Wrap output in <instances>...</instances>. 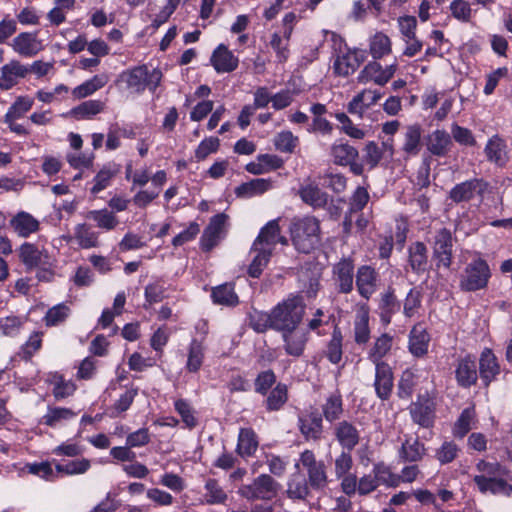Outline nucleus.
<instances>
[{
	"mask_svg": "<svg viewBox=\"0 0 512 512\" xmlns=\"http://www.w3.org/2000/svg\"><path fill=\"white\" fill-rule=\"evenodd\" d=\"M291 240L301 253L311 252L320 241V224L315 217L295 218L290 225Z\"/></svg>",
	"mask_w": 512,
	"mask_h": 512,
	"instance_id": "f257e3e1",
	"label": "nucleus"
},
{
	"mask_svg": "<svg viewBox=\"0 0 512 512\" xmlns=\"http://www.w3.org/2000/svg\"><path fill=\"white\" fill-rule=\"evenodd\" d=\"M305 313L299 296L289 297L272 309L273 329L279 332L297 328Z\"/></svg>",
	"mask_w": 512,
	"mask_h": 512,
	"instance_id": "f03ea898",
	"label": "nucleus"
},
{
	"mask_svg": "<svg viewBox=\"0 0 512 512\" xmlns=\"http://www.w3.org/2000/svg\"><path fill=\"white\" fill-rule=\"evenodd\" d=\"M491 270L485 259L477 255L463 269L459 287L465 292H475L487 287Z\"/></svg>",
	"mask_w": 512,
	"mask_h": 512,
	"instance_id": "7ed1b4c3",
	"label": "nucleus"
},
{
	"mask_svg": "<svg viewBox=\"0 0 512 512\" xmlns=\"http://www.w3.org/2000/svg\"><path fill=\"white\" fill-rule=\"evenodd\" d=\"M120 77L136 93H141L146 88L154 92L161 82L162 72L156 68L149 70L146 65H141L123 72Z\"/></svg>",
	"mask_w": 512,
	"mask_h": 512,
	"instance_id": "20e7f679",
	"label": "nucleus"
},
{
	"mask_svg": "<svg viewBox=\"0 0 512 512\" xmlns=\"http://www.w3.org/2000/svg\"><path fill=\"white\" fill-rule=\"evenodd\" d=\"M432 258L437 269H450L453 262L454 238L452 232L443 227L435 231L432 238Z\"/></svg>",
	"mask_w": 512,
	"mask_h": 512,
	"instance_id": "39448f33",
	"label": "nucleus"
},
{
	"mask_svg": "<svg viewBox=\"0 0 512 512\" xmlns=\"http://www.w3.org/2000/svg\"><path fill=\"white\" fill-rule=\"evenodd\" d=\"M280 485L268 474H261L251 484L242 485L238 493L249 501H270L278 494Z\"/></svg>",
	"mask_w": 512,
	"mask_h": 512,
	"instance_id": "423d86ee",
	"label": "nucleus"
},
{
	"mask_svg": "<svg viewBox=\"0 0 512 512\" xmlns=\"http://www.w3.org/2000/svg\"><path fill=\"white\" fill-rule=\"evenodd\" d=\"M398 69L397 62L383 67L377 60L369 61L357 76L360 84L374 83L379 86L386 85Z\"/></svg>",
	"mask_w": 512,
	"mask_h": 512,
	"instance_id": "0eeeda50",
	"label": "nucleus"
},
{
	"mask_svg": "<svg viewBox=\"0 0 512 512\" xmlns=\"http://www.w3.org/2000/svg\"><path fill=\"white\" fill-rule=\"evenodd\" d=\"M299 461L307 471L309 485L317 490L325 488L328 478L324 462L317 461L311 450L303 451Z\"/></svg>",
	"mask_w": 512,
	"mask_h": 512,
	"instance_id": "6e6552de",
	"label": "nucleus"
},
{
	"mask_svg": "<svg viewBox=\"0 0 512 512\" xmlns=\"http://www.w3.org/2000/svg\"><path fill=\"white\" fill-rule=\"evenodd\" d=\"M410 416L414 423L423 428L434 425L436 418V404L428 394L420 395L409 407Z\"/></svg>",
	"mask_w": 512,
	"mask_h": 512,
	"instance_id": "1a4fd4ad",
	"label": "nucleus"
},
{
	"mask_svg": "<svg viewBox=\"0 0 512 512\" xmlns=\"http://www.w3.org/2000/svg\"><path fill=\"white\" fill-rule=\"evenodd\" d=\"M228 216L224 213L214 215L200 239V246L203 251L212 250L226 234Z\"/></svg>",
	"mask_w": 512,
	"mask_h": 512,
	"instance_id": "9d476101",
	"label": "nucleus"
},
{
	"mask_svg": "<svg viewBox=\"0 0 512 512\" xmlns=\"http://www.w3.org/2000/svg\"><path fill=\"white\" fill-rule=\"evenodd\" d=\"M11 230L20 238H29L40 231V221L27 211H18L9 219Z\"/></svg>",
	"mask_w": 512,
	"mask_h": 512,
	"instance_id": "9b49d317",
	"label": "nucleus"
},
{
	"mask_svg": "<svg viewBox=\"0 0 512 512\" xmlns=\"http://www.w3.org/2000/svg\"><path fill=\"white\" fill-rule=\"evenodd\" d=\"M478 376L476 358L473 355L467 354L458 359L455 368V379L458 386L470 388L477 383Z\"/></svg>",
	"mask_w": 512,
	"mask_h": 512,
	"instance_id": "f8f14e48",
	"label": "nucleus"
},
{
	"mask_svg": "<svg viewBox=\"0 0 512 512\" xmlns=\"http://www.w3.org/2000/svg\"><path fill=\"white\" fill-rule=\"evenodd\" d=\"M30 72L28 66L18 60H11L0 69V90H10Z\"/></svg>",
	"mask_w": 512,
	"mask_h": 512,
	"instance_id": "ddd939ff",
	"label": "nucleus"
},
{
	"mask_svg": "<svg viewBox=\"0 0 512 512\" xmlns=\"http://www.w3.org/2000/svg\"><path fill=\"white\" fill-rule=\"evenodd\" d=\"M281 333L284 343L283 348L286 354L296 358L301 357L304 354L309 339V332L297 327Z\"/></svg>",
	"mask_w": 512,
	"mask_h": 512,
	"instance_id": "4468645a",
	"label": "nucleus"
},
{
	"mask_svg": "<svg viewBox=\"0 0 512 512\" xmlns=\"http://www.w3.org/2000/svg\"><path fill=\"white\" fill-rule=\"evenodd\" d=\"M335 287L339 293L348 294L354 286V263L351 259H342L333 267Z\"/></svg>",
	"mask_w": 512,
	"mask_h": 512,
	"instance_id": "2eb2a0df",
	"label": "nucleus"
},
{
	"mask_svg": "<svg viewBox=\"0 0 512 512\" xmlns=\"http://www.w3.org/2000/svg\"><path fill=\"white\" fill-rule=\"evenodd\" d=\"M278 243L287 245L288 240L280 234L279 220L273 219L260 230L253 244L273 252Z\"/></svg>",
	"mask_w": 512,
	"mask_h": 512,
	"instance_id": "dca6fc26",
	"label": "nucleus"
},
{
	"mask_svg": "<svg viewBox=\"0 0 512 512\" xmlns=\"http://www.w3.org/2000/svg\"><path fill=\"white\" fill-rule=\"evenodd\" d=\"M365 60V54L360 50H349L342 55H338L333 63L334 73L338 76H349L353 74Z\"/></svg>",
	"mask_w": 512,
	"mask_h": 512,
	"instance_id": "f3484780",
	"label": "nucleus"
},
{
	"mask_svg": "<svg viewBox=\"0 0 512 512\" xmlns=\"http://www.w3.org/2000/svg\"><path fill=\"white\" fill-rule=\"evenodd\" d=\"M298 426L301 434L309 441H318L323 433V419L318 411H312L299 416Z\"/></svg>",
	"mask_w": 512,
	"mask_h": 512,
	"instance_id": "a211bd4d",
	"label": "nucleus"
},
{
	"mask_svg": "<svg viewBox=\"0 0 512 512\" xmlns=\"http://www.w3.org/2000/svg\"><path fill=\"white\" fill-rule=\"evenodd\" d=\"M500 372L498 358L490 348H484L479 357V376L484 385L489 386Z\"/></svg>",
	"mask_w": 512,
	"mask_h": 512,
	"instance_id": "6ab92c4d",
	"label": "nucleus"
},
{
	"mask_svg": "<svg viewBox=\"0 0 512 512\" xmlns=\"http://www.w3.org/2000/svg\"><path fill=\"white\" fill-rule=\"evenodd\" d=\"M394 386L393 371L389 364L375 365L374 388L378 398L388 400Z\"/></svg>",
	"mask_w": 512,
	"mask_h": 512,
	"instance_id": "aec40b11",
	"label": "nucleus"
},
{
	"mask_svg": "<svg viewBox=\"0 0 512 512\" xmlns=\"http://www.w3.org/2000/svg\"><path fill=\"white\" fill-rule=\"evenodd\" d=\"M403 140L401 151L405 159L416 157L422 147V127L418 123H414L405 127L403 131Z\"/></svg>",
	"mask_w": 512,
	"mask_h": 512,
	"instance_id": "412c9836",
	"label": "nucleus"
},
{
	"mask_svg": "<svg viewBox=\"0 0 512 512\" xmlns=\"http://www.w3.org/2000/svg\"><path fill=\"white\" fill-rule=\"evenodd\" d=\"M378 273L369 265H362L356 272V288L361 297L369 299L376 291Z\"/></svg>",
	"mask_w": 512,
	"mask_h": 512,
	"instance_id": "4be33fe9",
	"label": "nucleus"
},
{
	"mask_svg": "<svg viewBox=\"0 0 512 512\" xmlns=\"http://www.w3.org/2000/svg\"><path fill=\"white\" fill-rule=\"evenodd\" d=\"M210 62L217 73H230L237 69L239 59L226 45L220 44L213 51Z\"/></svg>",
	"mask_w": 512,
	"mask_h": 512,
	"instance_id": "5701e85b",
	"label": "nucleus"
},
{
	"mask_svg": "<svg viewBox=\"0 0 512 512\" xmlns=\"http://www.w3.org/2000/svg\"><path fill=\"white\" fill-rule=\"evenodd\" d=\"M381 97L382 94L377 90L364 89L352 98L347 110L350 114L363 118L365 111L375 105Z\"/></svg>",
	"mask_w": 512,
	"mask_h": 512,
	"instance_id": "b1692460",
	"label": "nucleus"
},
{
	"mask_svg": "<svg viewBox=\"0 0 512 512\" xmlns=\"http://www.w3.org/2000/svg\"><path fill=\"white\" fill-rule=\"evenodd\" d=\"M12 49L20 56L31 58L42 50L41 41L37 35L29 32L18 34L11 43Z\"/></svg>",
	"mask_w": 512,
	"mask_h": 512,
	"instance_id": "393cba45",
	"label": "nucleus"
},
{
	"mask_svg": "<svg viewBox=\"0 0 512 512\" xmlns=\"http://www.w3.org/2000/svg\"><path fill=\"white\" fill-rule=\"evenodd\" d=\"M484 153L486 159L498 167L506 166L509 161L507 144L505 140L498 135L492 136L487 141Z\"/></svg>",
	"mask_w": 512,
	"mask_h": 512,
	"instance_id": "a878e982",
	"label": "nucleus"
},
{
	"mask_svg": "<svg viewBox=\"0 0 512 512\" xmlns=\"http://www.w3.org/2000/svg\"><path fill=\"white\" fill-rule=\"evenodd\" d=\"M452 146V139L450 134L443 129H436L432 131L426 138L427 150L434 156H446Z\"/></svg>",
	"mask_w": 512,
	"mask_h": 512,
	"instance_id": "bb28decb",
	"label": "nucleus"
},
{
	"mask_svg": "<svg viewBox=\"0 0 512 512\" xmlns=\"http://www.w3.org/2000/svg\"><path fill=\"white\" fill-rule=\"evenodd\" d=\"M334 435L339 444L346 450H353L360 440L358 429L348 421H340L334 427Z\"/></svg>",
	"mask_w": 512,
	"mask_h": 512,
	"instance_id": "cd10ccee",
	"label": "nucleus"
},
{
	"mask_svg": "<svg viewBox=\"0 0 512 512\" xmlns=\"http://www.w3.org/2000/svg\"><path fill=\"white\" fill-rule=\"evenodd\" d=\"M393 342V336L387 333H383L374 340L373 344L369 348L367 352V359L374 365L388 364L387 362L383 361V358H385L390 353Z\"/></svg>",
	"mask_w": 512,
	"mask_h": 512,
	"instance_id": "c85d7f7f",
	"label": "nucleus"
},
{
	"mask_svg": "<svg viewBox=\"0 0 512 512\" xmlns=\"http://www.w3.org/2000/svg\"><path fill=\"white\" fill-rule=\"evenodd\" d=\"M482 494L490 493L492 495L510 496L512 494V485L505 479V473L492 478H481L480 482L475 484Z\"/></svg>",
	"mask_w": 512,
	"mask_h": 512,
	"instance_id": "c756f323",
	"label": "nucleus"
},
{
	"mask_svg": "<svg viewBox=\"0 0 512 512\" xmlns=\"http://www.w3.org/2000/svg\"><path fill=\"white\" fill-rule=\"evenodd\" d=\"M482 191V181L472 179L455 185L449 192V198L455 202H466L471 200L476 192Z\"/></svg>",
	"mask_w": 512,
	"mask_h": 512,
	"instance_id": "7c9ffc66",
	"label": "nucleus"
},
{
	"mask_svg": "<svg viewBox=\"0 0 512 512\" xmlns=\"http://www.w3.org/2000/svg\"><path fill=\"white\" fill-rule=\"evenodd\" d=\"M298 193L301 200L313 208H323L328 203V194L314 183L302 185Z\"/></svg>",
	"mask_w": 512,
	"mask_h": 512,
	"instance_id": "2f4dec72",
	"label": "nucleus"
},
{
	"mask_svg": "<svg viewBox=\"0 0 512 512\" xmlns=\"http://www.w3.org/2000/svg\"><path fill=\"white\" fill-rule=\"evenodd\" d=\"M258 448V438L251 428H241L236 446L237 454L242 458L251 457Z\"/></svg>",
	"mask_w": 512,
	"mask_h": 512,
	"instance_id": "473e14b6",
	"label": "nucleus"
},
{
	"mask_svg": "<svg viewBox=\"0 0 512 512\" xmlns=\"http://www.w3.org/2000/svg\"><path fill=\"white\" fill-rule=\"evenodd\" d=\"M299 463L295 464L296 472L293 473L287 484V495L291 499L303 500L309 495L308 481L299 472Z\"/></svg>",
	"mask_w": 512,
	"mask_h": 512,
	"instance_id": "72a5a7b5",
	"label": "nucleus"
},
{
	"mask_svg": "<svg viewBox=\"0 0 512 512\" xmlns=\"http://www.w3.org/2000/svg\"><path fill=\"white\" fill-rule=\"evenodd\" d=\"M272 188V182L268 179L256 178L249 182L242 183L235 189L239 198H252L261 195Z\"/></svg>",
	"mask_w": 512,
	"mask_h": 512,
	"instance_id": "f704fd0d",
	"label": "nucleus"
},
{
	"mask_svg": "<svg viewBox=\"0 0 512 512\" xmlns=\"http://www.w3.org/2000/svg\"><path fill=\"white\" fill-rule=\"evenodd\" d=\"M330 155L335 164L348 166L349 163L357 159L358 150L348 143L336 141L331 146Z\"/></svg>",
	"mask_w": 512,
	"mask_h": 512,
	"instance_id": "c9c22d12",
	"label": "nucleus"
},
{
	"mask_svg": "<svg viewBox=\"0 0 512 512\" xmlns=\"http://www.w3.org/2000/svg\"><path fill=\"white\" fill-rule=\"evenodd\" d=\"M392 52L391 39L383 32H376L369 39V53L374 60H380Z\"/></svg>",
	"mask_w": 512,
	"mask_h": 512,
	"instance_id": "e433bc0d",
	"label": "nucleus"
},
{
	"mask_svg": "<svg viewBox=\"0 0 512 512\" xmlns=\"http://www.w3.org/2000/svg\"><path fill=\"white\" fill-rule=\"evenodd\" d=\"M476 413L473 407L465 408L455 421L452 434L457 439H463L475 427Z\"/></svg>",
	"mask_w": 512,
	"mask_h": 512,
	"instance_id": "4c0bfd02",
	"label": "nucleus"
},
{
	"mask_svg": "<svg viewBox=\"0 0 512 512\" xmlns=\"http://www.w3.org/2000/svg\"><path fill=\"white\" fill-rule=\"evenodd\" d=\"M429 335L421 326H414L409 336V350L416 357L424 356L428 351Z\"/></svg>",
	"mask_w": 512,
	"mask_h": 512,
	"instance_id": "58836bf2",
	"label": "nucleus"
},
{
	"mask_svg": "<svg viewBox=\"0 0 512 512\" xmlns=\"http://www.w3.org/2000/svg\"><path fill=\"white\" fill-rule=\"evenodd\" d=\"M409 265L413 272L419 274L426 270L428 264L427 248L422 242H415L408 248Z\"/></svg>",
	"mask_w": 512,
	"mask_h": 512,
	"instance_id": "ea45409f",
	"label": "nucleus"
},
{
	"mask_svg": "<svg viewBox=\"0 0 512 512\" xmlns=\"http://www.w3.org/2000/svg\"><path fill=\"white\" fill-rule=\"evenodd\" d=\"M109 81L106 73L93 76L91 79L78 85L72 90V95L76 99H82L95 93L97 90L103 88Z\"/></svg>",
	"mask_w": 512,
	"mask_h": 512,
	"instance_id": "a19ab883",
	"label": "nucleus"
},
{
	"mask_svg": "<svg viewBox=\"0 0 512 512\" xmlns=\"http://www.w3.org/2000/svg\"><path fill=\"white\" fill-rule=\"evenodd\" d=\"M250 253L252 261L249 265L248 273L251 277L258 278L267 266L273 252L253 244Z\"/></svg>",
	"mask_w": 512,
	"mask_h": 512,
	"instance_id": "79ce46f5",
	"label": "nucleus"
},
{
	"mask_svg": "<svg viewBox=\"0 0 512 512\" xmlns=\"http://www.w3.org/2000/svg\"><path fill=\"white\" fill-rule=\"evenodd\" d=\"M91 467V461L87 458L75 459L57 463L59 479L66 476L85 474Z\"/></svg>",
	"mask_w": 512,
	"mask_h": 512,
	"instance_id": "37998d69",
	"label": "nucleus"
},
{
	"mask_svg": "<svg viewBox=\"0 0 512 512\" xmlns=\"http://www.w3.org/2000/svg\"><path fill=\"white\" fill-rule=\"evenodd\" d=\"M75 239L83 249H90L99 245V233L90 225L82 223L75 227Z\"/></svg>",
	"mask_w": 512,
	"mask_h": 512,
	"instance_id": "c03bdc74",
	"label": "nucleus"
},
{
	"mask_svg": "<svg viewBox=\"0 0 512 512\" xmlns=\"http://www.w3.org/2000/svg\"><path fill=\"white\" fill-rule=\"evenodd\" d=\"M425 455V447L418 439H407L402 443L399 457L405 462L420 461Z\"/></svg>",
	"mask_w": 512,
	"mask_h": 512,
	"instance_id": "a18cd8bd",
	"label": "nucleus"
},
{
	"mask_svg": "<svg viewBox=\"0 0 512 512\" xmlns=\"http://www.w3.org/2000/svg\"><path fill=\"white\" fill-rule=\"evenodd\" d=\"M379 309L382 323L388 325L391 322L392 315L400 309V303L393 291H387L381 295Z\"/></svg>",
	"mask_w": 512,
	"mask_h": 512,
	"instance_id": "49530a36",
	"label": "nucleus"
},
{
	"mask_svg": "<svg viewBox=\"0 0 512 512\" xmlns=\"http://www.w3.org/2000/svg\"><path fill=\"white\" fill-rule=\"evenodd\" d=\"M204 354L205 347L202 341L193 339L188 348L186 369L192 373L198 372L203 364Z\"/></svg>",
	"mask_w": 512,
	"mask_h": 512,
	"instance_id": "de8ad7c7",
	"label": "nucleus"
},
{
	"mask_svg": "<svg viewBox=\"0 0 512 512\" xmlns=\"http://www.w3.org/2000/svg\"><path fill=\"white\" fill-rule=\"evenodd\" d=\"M87 217L93 220L98 228L105 231L114 230L119 224L116 215L107 209L91 210Z\"/></svg>",
	"mask_w": 512,
	"mask_h": 512,
	"instance_id": "09e8293b",
	"label": "nucleus"
},
{
	"mask_svg": "<svg viewBox=\"0 0 512 512\" xmlns=\"http://www.w3.org/2000/svg\"><path fill=\"white\" fill-rule=\"evenodd\" d=\"M48 382L53 385V395L57 400L71 396L76 390V385L71 380H65L58 373L50 374Z\"/></svg>",
	"mask_w": 512,
	"mask_h": 512,
	"instance_id": "8fccbe9b",
	"label": "nucleus"
},
{
	"mask_svg": "<svg viewBox=\"0 0 512 512\" xmlns=\"http://www.w3.org/2000/svg\"><path fill=\"white\" fill-rule=\"evenodd\" d=\"M211 297L213 302L220 305L235 306L238 304V296L234 291V286L225 283L213 288Z\"/></svg>",
	"mask_w": 512,
	"mask_h": 512,
	"instance_id": "3c124183",
	"label": "nucleus"
},
{
	"mask_svg": "<svg viewBox=\"0 0 512 512\" xmlns=\"http://www.w3.org/2000/svg\"><path fill=\"white\" fill-rule=\"evenodd\" d=\"M33 103V99L28 96L17 97L4 116L5 123H11L21 118L32 108Z\"/></svg>",
	"mask_w": 512,
	"mask_h": 512,
	"instance_id": "603ef678",
	"label": "nucleus"
},
{
	"mask_svg": "<svg viewBox=\"0 0 512 512\" xmlns=\"http://www.w3.org/2000/svg\"><path fill=\"white\" fill-rule=\"evenodd\" d=\"M370 339L369 314L361 310L356 314L354 322V340L357 344H366Z\"/></svg>",
	"mask_w": 512,
	"mask_h": 512,
	"instance_id": "864d4df0",
	"label": "nucleus"
},
{
	"mask_svg": "<svg viewBox=\"0 0 512 512\" xmlns=\"http://www.w3.org/2000/svg\"><path fill=\"white\" fill-rule=\"evenodd\" d=\"M343 336L339 328H335L332 332L331 339L327 344L325 356L332 364H338L342 360Z\"/></svg>",
	"mask_w": 512,
	"mask_h": 512,
	"instance_id": "5fc2aeb1",
	"label": "nucleus"
},
{
	"mask_svg": "<svg viewBox=\"0 0 512 512\" xmlns=\"http://www.w3.org/2000/svg\"><path fill=\"white\" fill-rule=\"evenodd\" d=\"M288 400V388L284 383H278L269 393L266 399L268 411H278Z\"/></svg>",
	"mask_w": 512,
	"mask_h": 512,
	"instance_id": "6e6d98bb",
	"label": "nucleus"
},
{
	"mask_svg": "<svg viewBox=\"0 0 512 512\" xmlns=\"http://www.w3.org/2000/svg\"><path fill=\"white\" fill-rule=\"evenodd\" d=\"M75 416L76 413L69 408L49 407L47 413L43 416V422L50 427H56Z\"/></svg>",
	"mask_w": 512,
	"mask_h": 512,
	"instance_id": "4d7b16f0",
	"label": "nucleus"
},
{
	"mask_svg": "<svg viewBox=\"0 0 512 512\" xmlns=\"http://www.w3.org/2000/svg\"><path fill=\"white\" fill-rule=\"evenodd\" d=\"M322 413L325 419L332 423L340 419L343 413V402L339 394L330 395L322 405Z\"/></svg>",
	"mask_w": 512,
	"mask_h": 512,
	"instance_id": "13d9d810",
	"label": "nucleus"
},
{
	"mask_svg": "<svg viewBox=\"0 0 512 512\" xmlns=\"http://www.w3.org/2000/svg\"><path fill=\"white\" fill-rule=\"evenodd\" d=\"M25 469L28 473L37 475L46 481L53 482L59 479L57 463H55V467H53L50 462L28 463Z\"/></svg>",
	"mask_w": 512,
	"mask_h": 512,
	"instance_id": "bf43d9fd",
	"label": "nucleus"
},
{
	"mask_svg": "<svg viewBox=\"0 0 512 512\" xmlns=\"http://www.w3.org/2000/svg\"><path fill=\"white\" fill-rule=\"evenodd\" d=\"M475 470L477 474L474 475V483L480 482L481 478H492L494 476L504 474L503 467L498 462H488L484 459H480L476 465Z\"/></svg>",
	"mask_w": 512,
	"mask_h": 512,
	"instance_id": "052dcab7",
	"label": "nucleus"
},
{
	"mask_svg": "<svg viewBox=\"0 0 512 512\" xmlns=\"http://www.w3.org/2000/svg\"><path fill=\"white\" fill-rule=\"evenodd\" d=\"M205 502L210 505L223 504L227 499V494L216 479L209 478L205 483Z\"/></svg>",
	"mask_w": 512,
	"mask_h": 512,
	"instance_id": "680f3d73",
	"label": "nucleus"
},
{
	"mask_svg": "<svg viewBox=\"0 0 512 512\" xmlns=\"http://www.w3.org/2000/svg\"><path fill=\"white\" fill-rule=\"evenodd\" d=\"M104 102L100 100L84 101L71 110L77 119L91 118L104 110Z\"/></svg>",
	"mask_w": 512,
	"mask_h": 512,
	"instance_id": "e2e57ef3",
	"label": "nucleus"
},
{
	"mask_svg": "<svg viewBox=\"0 0 512 512\" xmlns=\"http://www.w3.org/2000/svg\"><path fill=\"white\" fill-rule=\"evenodd\" d=\"M19 257L26 267L34 268L40 264L42 253L34 244L25 242L19 248Z\"/></svg>",
	"mask_w": 512,
	"mask_h": 512,
	"instance_id": "0e129e2a",
	"label": "nucleus"
},
{
	"mask_svg": "<svg viewBox=\"0 0 512 512\" xmlns=\"http://www.w3.org/2000/svg\"><path fill=\"white\" fill-rule=\"evenodd\" d=\"M373 474L378 481V485L397 487L400 484V476L392 473L391 469L383 463L374 465Z\"/></svg>",
	"mask_w": 512,
	"mask_h": 512,
	"instance_id": "69168bd1",
	"label": "nucleus"
},
{
	"mask_svg": "<svg viewBox=\"0 0 512 512\" xmlns=\"http://www.w3.org/2000/svg\"><path fill=\"white\" fill-rule=\"evenodd\" d=\"M299 139L291 131H282L275 136L274 145L283 153H292L298 146Z\"/></svg>",
	"mask_w": 512,
	"mask_h": 512,
	"instance_id": "338daca9",
	"label": "nucleus"
},
{
	"mask_svg": "<svg viewBox=\"0 0 512 512\" xmlns=\"http://www.w3.org/2000/svg\"><path fill=\"white\" fill-rule=\"evenodd\" d=\"M250 327L258 333H263L267 329H273L272 311L270 313L255 310L250 314Z\"/></svg>",
	"mask_w": 512,
	"mask_h": 512,
	"instance_id": "774afa93",
	"label": "nucleus"
}]
</instances>
